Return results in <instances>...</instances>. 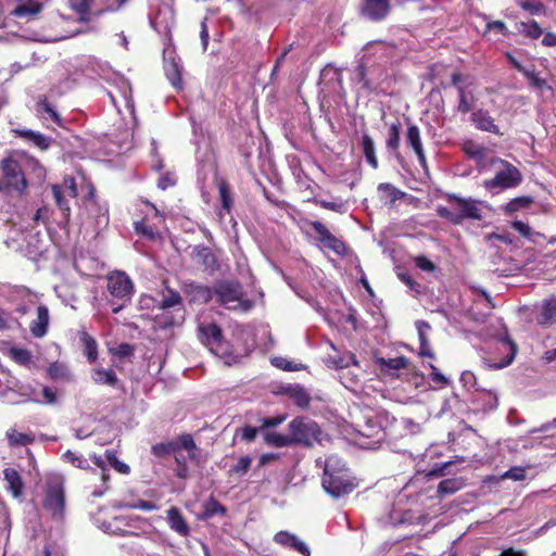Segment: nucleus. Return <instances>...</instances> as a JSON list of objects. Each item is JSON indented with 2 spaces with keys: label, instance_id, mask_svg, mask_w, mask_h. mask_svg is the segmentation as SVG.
<instances>
[{
  "label": "nucleus",
  "instance_id": "nucleus-20",
  "mask_svg": "<svg viewBox=\"0 0 556 556\" xmlns=\"http://www.w3.org/2000/svg\"><path fill=\"white\" fill-rule=\"evenodd\" d=\"M378 197L382 204L392 207L395 202L405 198L406 193L392 184L381 182L377 187Z\"/></svg>",
  "mask_w": 556,
  "mask_h": 556
},
{
  "label": "nucleus",
  "instance_id": "nucleus-7",
  "mask_svg": "<svg viewBox=\"0 0 556 556\" xmlns=\"http://www.w3.org/2000/svg\"><path fill=\"white\" fill-rule=\"evenodd\" d=\"M305 224L313 229L315 239L320 244H323L324 248L328 249L340 257L348 255L349 245L345 243V241L332 235L324 223L319 220H306Z\"/></svg>",
  "mask_w": 556,
  "mask_h": 556
},
{
  "label": "nucleus",
  "instance_id": "nucleus-37",
  "mask_svg": "<svg viewBox=\"0 0 556 556\" xmlns=\"http://www.w3.org/2000/svg\"><path fill=\"white\" fill-rule=\"evenodd\" d=\"M10 358L18 365L28 366L33 355L28 349L13 346L9 350Z\"/></svg>",
  "mask_w": 556,
  "mask_h": 556
},
{
  "label": "nucleus",
  "instance_id": "nucleus-33",
  "mask_svg": "<svg viewBox=\"0 0 556 556\" xmlns=\"http://www.w3.org/2000/svg\"><path fill=\"white\" fill-rule=\"evenodd\" d=\"M80 342L84 346V355L87 361L92 364L98 359V343L93 337L84 331L80 333Z\"/></svg>",
  "mask_w": 556,
  "mask_h": 556
},
{
  "label": "nucleus",
  "instance_id": "nucleus-3",
  "mask_svg": "<svg viewBox=\"0 0 556 556\" xmlns=\"http://www.w3.org/2000/svg\"><path fill=\"white\" fill-rule=\"evenodd\" d=\"M65 486L61 476H50L46 480L42 498L43 509L54 520H63L65 516Z\"/></svg>",
  "mask_w": 556,
  "mask_h": 556
},
{
  "label": "nucleus",
  "instance_id": "nucleus-31",
  "mask_svg": "<svg viewBox=\"0 0 556 556\" xmlns=\"http://www.w3.org/2000/svg\"><path fill=\"white\" fill-rule=\"evenodd\" d=\"M226 514V506H224L219 501H217L213 495H211L207 498V501H205L202 505V513L200 518L202 520H207L216 515L225 516Z\"/></svg>",
  "mask_w": 556,
  "mask_h": 556
},
{
  "label": "nucleus",
  "instance_id": "nucleus-29",
  "mask_svg": "<svg viewBox=\"0 0 556 556\" xmlns=\"http://www.w3.org/2000/svg\"><path fill=\"white\" fill-rule=\"evenodd\" d=\"M134 229L137 235L148 240L154 241L161 238L159 228L155 225L150 224V219L148 216H144L140 220L135 222Z\"/></svg>",
  "mask_w": 556,
  "mask_h": 556
},
{
  "label": "nucleus",
  "instance_id": "nucleus-25",
  "mask_svg": "<svg viewBox=\"0 0 556 556\" xmlns=\"http://www.w3.org/2000/svg\"><path fill=\"white\" fill-rule=\"evenodd\" d=\"M359 146L368 165L371 168L377 169L379 167V162L376 155L375 141L367 131L363 132Z\"/></svg>",
  "mask_w": 556,
  "mask_h": 556
},
{
  "label": "nucleus",
  "instance_id": "nucleus-13",
  "mask_svg": "<svg viewBox=\"0 0 556 556\" xmlns=\"http://www.w3.org/2000/svg\"><path fill=\"white\" fill-rule=\"evenodd\" d=\"M164 73L173 87H182V65L175 51H164Z\"/></svg>",
  "mask_w": 556,
  "mask_h": 556
},
{
  "label": "nucleus",
  "instance_id": "nucleus-36",
  "mask_svg": "<svg viewBox=\"0 0 556 556\" xmlns=\"http://www.w3.org/2000/svg\"><path fill=\"white\" fill-rule=\"evenodd\" d=\"M179 451V444L176 441L160 442L151 447V453L155 457H165Z\"/></svg>",
  "mask_w": 556,
  "mask_h": 556
},
{
  "label": "nucleus",
  "instance_id": "nucleus-18",
  "mask_svg": "<svg viewBox=\"0 0 556 556\" xmlns=\"http://www.w3.org/2000/svg\"><path fill=\"white\" fill-rule=\"evenodd\" d=\"M50 323L49 309L46 305H39L36 309V318L31 320L29 330L33 337L43 338L48 333Z\"/></svg>",
  "mask_w": 556,
  "mask_h": 556
},
{
  "label": "nucleus",
  "instance_id": "nucleus-42",
  "mask_svg": "<svg viewBox=\"0 0 556 556\" xmlns=\"http://www.w3.org/2000/svg\"><path fill=\"white\" fill-rule=\"evenodd\" d=\"M266 442L276 447H285L289 445H293L291 434H281L278 432H269L265 438Z\"/></svg>",
  "mask_w": 556,
  "mask_h": 556
},
{
  "label": "nucleus",
  "instance_id": "nucleus-54",
  "mask_svg": "<svg viewBox=\"0 0 556 556\" xmlns=\"http://www.w3.org/2000/svg\"><path fill=\"white\" fill-rule=\"evenodd\" d=\"M177 182V178L174 173L166 172L161 175V177L157 180V187L162 190H166L170 187H174Z\"/></svg>",
  "mask_w": 556,
  "mask_h": 556
},
{
  "label": "nucleus",
  "instance_id": "nucleus-23",
  "mask_svg": "<svg viewBox=\"0 0 556 556\" xmlns=\"http://www.w3.org/2000/svg\"><path fill=\"white\" fill-rule=\"evenodd\" d=\"M13 132L16 137L31 142L35 147L42 151L48 150L53 142L52 138L47 137L40 132H36L31 129H14Z\"/></svg>",
  "mask_w": 556,
  "mask_h": 556
},
{
  "label": "nucleus",
  "instance_id": "nucleus-40",
  "mask_svg": "<svg viewBox=\"0 0 556 556\" xmlns=\"http://www.w3.org/2000/svg\"><path fill=\"white\" fill-rule=\"evenodd\" d=\"M47 372L52 380L70 379L68 369L66 368L65 365L59 362L51 363L47 368Z\"/></svg>",
  "mask_w": 556,
  "mask_h": 556
},
{
  "label": "nucleus",
  "instance_id": "nucleus-6",
  "mask_svg": "<svg viewBox=\"0 0 556 556\" xmlns=\"http://www.w3.org/2000/svg\"><path fill=\"white\" fill-rule=\"evenodd\" d=\"M293 444L312 446L318 440L321 431L318 424L308 417H296L289 424Z\"/></svg>",
  "mask_w": 556,
  "mask_h": 556
},
{
  "label": "nucleus",
  "instance_id": "nucleus-50",
  "mask_svg": "<svg viewBox=\"0 0 556 556\" xmlns=\"http://www.w3.org/2000/svg\"><path fill=\"white\" fill-rule=\"evenodd\" d=\"M110 353L119 358H128L134 355L135 345L124 342L118 344L115 349H110Z\"/></svg>",
  "mask_w": 556,
  "mask_h": 556
},
{
  "label": "nucleus",
  "instance_id": "nucleus-14",
  "mask_svg": "<svg viewBox=\"0 0 556 556\" xmlns=\"http://www.w3.org/2000/svg\"><path fill=\"white\" fill-rule=\"evenodd\" d=\"M191 256L206 273L213 274L220 268L217 256L210 247L203 244L193 247Z\"/></svg>",
  "mask_w": 556,
  "mask_h": 556
},
{
  "label": "nucleus",
  "instance_id": "nucleus-45",
  "mask_svg": "<svg viewBox=\"0 0 556 556\" xmlns=\"http://www.w3.org/2000/svg\"><path fill=\"white\" fill-rule=\"evenodd\" d=\"M177 442L179 444V450H186L189 453V458L194 459V451L197 450V444L193 440V437L190 433H184L179 435Z\"/></svg>",
  "mask_w": 556,
  "mask_h": 556
},
{
  "label": "nucleus",
  "instance_id": "nucleus-55",
  "mask_svg": "<svg viewBox=\"0 0 556 556\" xmlns=\"http://www.w3.org/2000/svg\"><path fill=\"white\" fill-rule=\"evenodd\" d=\"M106 458L109 463L121 473H128L129 472V466L119 462L112 451H106Z\"/></svg>",
  "mask_w": 556,
  "mask_h": 556
},
{
  "label": "nucleus",
  "instance_id": "nucleus-63",
  "mask_svg": "<svg viewBox=\"0 0 556 556\" xmlns=\"http://www.w3.org/2000/svg\"><path fill=\"white\" fill-rule=\"evenodd\" d=\"M128 507L134 509H141L144 511H152L157 508V505L151 501L138 500L134 504L128 505Z\"/></svg>",
  "mask_w": 556,
  "mask_h": 556
},
{
  "label": "nucleus",
  "instance_id": "nucleus-30",
  "mask_svg": "<svg viewBox=\"0 0 556 556\" xmlns=\"http://www.w3.org/2000/svg\"><path fill=\"white\" fill-rule=\"evenodd\" d=\"M401 146V123L400 121H395L394 123H391L388 127V135L386 139V148L387 150L397 155L400 151Z\"/></svg>",
  "mask_w": 556,
  "mask_h": 556
},
{
  "label": "nucleus",
  "instance_id": "nucleus-59",
  "mask_svg": "<svg viewBox=\"0 0 556 556\" xmlns=\"http://www.w3.org/2000/svg\"><path fill=\"white\" fill-rule=\"evenodd\" d=\"M503 478L521 481L526 478V471L522 467H513L503 475Z\"/></svg>",
  "mask_w": 556,
  "mask_h": 556
},
{
  "label": "nucleus",
  "instance_id": "nucleus-12",
  "mask_svg": "<svg viewBox=\"0 0 556 556\" xmlns=\"http://www.w3.org/2000/svg\"><path fill=\"white\" fill-rule=\"evenodd\" d=\"M214 294L220 305L230 307L229 305L239 302L242 298L241 287L233 281H219L214 286Z\"/></svg>",
  "mask_w": 556,
  "mask_h": 556
},
{
  "label": "nucleus",
  "instance_id": "nucleus-1",
  "mask_svg": "<svg viewBox=\"0 0 556 556\" xmlns=\"http://www.w3.org/2000/svg\"><path fill=\"white\" fill-rule=\"evenodd\" d=\"M480 336L490 341L491 355L484 358L485 365L491 369H502L509 366L518 352V345L508 334L507 327L502 319L490 324L481 330Z\"/></svg>",
  "mask_w": 556,
  "mask_h": 556
},
{
  "label": "nucleus",
  "instance_id": "nucleus-48",
  "mask_svg": "<svg viewBox=\"0 0 556 556\" xmlns=\"http://www.w3.org/2000/svg\"><path fill=\"white\" fill-rule=\"evenodd\" d=\"M251 464H252L251 456H242L238 459L237 464H235L230 468L229 472L238 475V476H243L249 471Z\"/></svg>",
  "mask_w": 556,
  "mask_h": 556
},
{
  "label": "nucleus",
  "instance_id": "nucleus-17",
  "mask_svg": "<svg viewBox=\"0 0 556 556\" xmlns=\"http://www.w3.org/2000/svg\"><path fill=\"white\" fill-rule=\"evenodd\" d=\"M184 292L190 298L192 303H208L214 295V287L200 285L195 281L186 282L184 286Z\"/></svg>",
  "mask_w": 556,
  "mask_h": 556
},
{
  "label": "nucleus",
  "instance_id": "nucleus-34",
  "mask_svg": "<svg viewBox=\"0 0 556 556\" xmlns=\"http://www.w3.org/2000/svg\"><path fill=\"white\" fill-rule=\"evenodd\" d=\"M517 31L530 39H538L542 36L543 30L534 20H529L527 22H518L516 24Z\"/></svg>",
  "mask_w": 556,
  "mask_h": 556
},
{
  "label": "nucleus",
  "instance_id": "nucleus-52",
  "mask_svg": "<svg viewBox=\"0 0 556 556\" xmlns=\"http://www.w3.org/2000/svg\"><path fill=\"white\" fill-rule=\"evenodd\" d=\"M296 535L288 531H279L275 534L274 541L281 545L291 548Z\"/></svg>",
  "mask_w": 556,
  "mask_h": 556
},
{
  "label": "nucleus",
  "instance_id": "nucleus-60",
  "mask_svg": "<svg viewBox=\"0 0 556 556\" xmlns=\"http://www.w3.org/2000/svg\"><path fill=\"white\" fill-rule=\"evenodd\" d=\"M459 382L466 390H470L476 387V376L471 371H464L460 375Z\"/></svg>",
  "mask_w": 556,
  "mask_h": 556
},
{
  "label": "nucleus",
  "instance_id": "nucleus-62",
  "mask_svg": "<svg viewBox=\"0 0 556 556\" xmlns=\"http://www.w3.org/2000/svg\"><path fill=\"white\" fill-rule=\"evenodd\" d=\"M71 7L78 14H87L90 11V0H70Z\"/></svg>",
  "mask_w": 556,
  "mask_h": 556
},
{
  "label": "nucleus",
  "instance_id": "nucleus-32",
  "mask_svg": "<svg viewBox=\"0 0 556 556\" xmlns=\"http://www.w3.org/2000/svg\"><path fill=\"white\" fill-rule=\"evenodd\" d=\"M408 358L405 356H397L394 358L377 357L376 364H378L383 372L393 375L392 370H399L408 366Z\"/></svg>",
  "mask_w": 556,
  "mask_h": 556
},
{
  "label": "nucleus",
  "instance_id": "nucleus-24",
  "mask_svg": "<svg viewBox=\"0 0 556 556\" xmlns=\"http://www.w3.org/2000/svg\"><path fill=\"white\" fill-rule=\"evenodd\" d=\"M536 323L541 326H552L556 324V298L543 301L540 313L536 316Z\"/></svg>",
  "mask_w": 556,
  "mask_h": 556
},
{
  "label": "nucleus",
  "instance_id": "nucleus-16",
  "mask_svg": "<svg viewBox=\"0 0 556 556\" xmlns=\"http://www.w3.org/2000/svg\"><path fill=\"white\" fill-rule=\"evenodd\" d=\"M198 331L201 342L211 346V350H213L214 346L220 348L224 345L223 331L217 324H202L199 326Z\"/></svg>",
  "mask_w": 556,
  "mask_h": 556
},
{
  "label": "nucleus",
  "instance_id": "nucleus-51",
  "mask_svg": "<svg viewBox=\"0 0 556 556\" xmlns=\"http://www.w3.org/2000/svg\"><path fill=\"white\" fill-rule=\"evenodd\" d=\"M180 303H181L180 294L173 289H168V295L162 300V302L160 304V308L166 309V308L176 306Z\"/></svg>",
  "mask_w": 556,
  "mask_h": 556
},
{
  "label": "nucleus",
  "instance_id": "nucleus-15",
  "mask_svg": "<svg viewBox=\"0 0 556 556\" xmlns=\"http://www.w3.org/2000/svg\"><path fill=\"white\" fill-rule=\"evenodd\" d=\"M405 143L408 149L414 152L418 162L421 165L426 164V153L424 150V144L421 140V132L419 127L412 123H407L406 132H405Z\"/></svg>",
  "mask_w": 556,
  "mask_h": 556
},
{
  "label": "nucleus",
  "instance_id": "nucleus-58",
  "mask_svg": "<svg viewBox=\"0 0 556 556\" xmlns=\"http://www.w3.org/2000/svg\"><path fill=\"white\" fill-rule=\"evenodd\" d=\"M491 30H495L497 34H501L503 36L509 35V31H508L505 23L502 21L486 22L485 31H491Z\"/></svg>",
  "mask_w": 556,
  "mask_h": 556
},
{
  "label": "nucleus",
  "instance_id": "nucleus-19",
  "mask_svg": "<svg viewBox=\"0 0 556 556\" xmlns=\"http://www.w3.org/2000/svg\"><path fill=\"white\" fill-rule=\"evenodd\" d=\"M215 184L218 188V194L220 200L219 216L223 217L225 214H230L233 207V197L231 192L230 184L222 177L215 178Z\"/></svg>",
  "mask_w": 556,
  "mask_h": 556
},
{
  "label": "nucleus",
  "instance_id": "nucleus-56",
  "mask_svg": "<svg viewBox=\"0 0 556 556\" xmlns=\"http://www.w3.org/2000/svg\"><path fill=\"white\" fill-rule=\"evenodd\" d=\"M415 265L424 270V271H428V273H431V271H434L435 269V265L432 261H430L427 256L425 255H419V256H416L415 257Z\"/></svg>",
  "mask_w": 556,
  "mask_h": 556
},
{
  "label": "nucleus",
  "instance_id": "nucleus-43",
  "mask_svg": "<svg viewBox=\"0 0 556 556\" xmlns=\"http://www.w3.org/2000/svg\"><path fill=\"white\" fill-rule=\"evenodd\" d=\"M355 76L357 83L362 84V87L366 91H374L375 87L372 81L367 76V68L364 63H359L355 68Z\"/></svg>",
  "mask_w": 556,
  "mask_h": 556
},
{
  "label": "nucleus",
  "instance_id": "nucleus-26",
  "mask_svg": "<svg viewBox=\"0 0 556 556\" xmlns=\"http://www.w3.org/2000/svg\"><path fill=\"white\" fill-rule=\"evenodd\" d=\"M91 379L96 384L109 386L115 388L118 384L116 372L109 368L97 367L91 370Z\"/></svg>",
  "mask_w": 556,
  "mask_h": 556
},
{
  "label": "nucleus",
  "instance_id": "nucleus-2",
  "mask_svg": "<svg viewBox=\"0 0 556 556\" xmlns=\"http://www.w3.org/2000/svg\"><path fill=\"white\" fill-rule=\"evenodd\" d=\"M321 485L334 498L349 494L356 488L350 469L342 458L337 455L327 457L321 477Z\"/></svg>",
  "mask_w": 556,
  "mask_h": 556
},
{
  "label": "nucleus",
  "instance_id": "nucleus-28",
  "mask_svg": "<svg viewBox=\"0 0 556 556\" xmlns=\"http://www.w3.org/2000/svg\"><path fill=\"white\" fill-rule=\"evenodd\" d=\"M51 192L56 206L61 211L63 222L65 225H67L71 219V206L68 197L65 193H63V190L61 189V187H59V185H52Z\"/></svg>",
  "mask_w": 556,
  "mask_h": 556
},
{
  "label": "nucleus",
  "instance_id": "nucleus-5",
  "mask_svg": "<svg viewBox=\"0 0 556 556\" xmlns=\"http://www.w3.org/2000/svg\"><path fill=\"white\" fill-rule=\"evenodd\" d=\"M106 289L115 299L109 301L112 313L117 314L130 302L134 283L125 271L115 270L106 276Z\"/></svg>",
  "mask_w": 556,
  "mask_h": 556
},
{
  "label": "nucleus",
  "instance_id": "nucleus-35",
  "mask_svg": "<svg viewBox=\"0 0 556 556\" xmlns=\"http://www.w3.org/2000/svg\"><path fill=\"white\" fill-rule=\"evenodd\" d=\"M36 111L38 114H48L49 117L60 127H63V118L61 115L54 110L51 103L48 101L46 97L39 99L36 104Z\"/></svg>",
  "mask_w": 556,
  "mask_h": 556
},
{
  "label": "nucleus",
  "instance_id": "nucleus-41",
  "mask_svg": "<svg viewBox=\"0 0 556 556\" xmlns=\"http://www.w3.org/2000/svg\"><path fill=\"white\" fill-rule=\"evenodd\" d=\"M8 440L11 445L26 446L31 444L35 441V438L29 433L12 430L11 432H8Z\"/></svg>",
  "mask_w": 556,
  "mask_h": 556
},
{
  "label": "nucleus",
  "instance_id": "nucleus-49",
  "mask_svg": "<svg viewBox=\"0 0 556 556\" xmlns=\"http://www.w3.org/2000/svg\"><path fill=\"white\" fill-rule=\"evenodd\" d=\"M424 326L426 328H429L428 324H426L424 321H418L417 323L418 336H419V341H420L419 354H420V356H429V357H431L432 354L430 353V350H429V346H428V340H427L425 331L422 330Z\"/></svg>",
  "mask_w": 556,
  "mask_h": 556
},
{
  "label": "nucleus",
  "instance_id": "nucleus-27",
  "mask_svg": "<svg viewBox=\"0 0 556 556\" xmlns=\"http://www.w3.org/2000/svg\"><path fill=\"white\" fill-rule=\"evenodd\" d=\"M470 119L478 129L498 134V127L494 124L493 118L486 111L478 110L472 112Z\"/></svg>",
  "mask_w": 556,
  "mask_h": 556
},
{
  "label": "nucleus",
  "instance_id": "nucleus-57",
  "mask_svg": "<svg viewBox=\"0 0 556 556\" xmlns=\"http://www.w3.org/2000/svg\"><path fill=\"white\" fill-rule=\"evenodd\" d=\"M523 75L528 78L530 85L535 88L541 89L547 86L546 80L539 77L533 70H527Z\"/></svg>",
  "mask_w": 556,
  "mask_h": 556
},
{
  "label": "nucleus",
  "instance_id": "nucleus-61",
  "mask_svg": "<svg viewBox=\"0 0 556 556\" xmlns=\"http://www.w3.org/2000/svg\"><path fill=\"white\" fill-rule=\"evenodd\" d=\"M333 365L334 368H346L350 364L357 365V361L353 354H350L348 357H340L338 359L329 361Z\"/></svg>",
  "mask_w": 556,
  "mask_h": 556
},
{
  "label": "nucleus",
  "instance_id": "nucleus-11",
  "mask_svg": "<svg viewBox=\"0 0 556 556\" xmlns=\"http://www.w3.org/2000/svg\"><path fill=\"white\" fill-rule=\"evenodd\" d=\"M481 218V207L477 201L458 198L454 194V224L465 219L480 220Z\"/></svg>",
  "mask_w": 556,
  "mask_h": 556
},
{
  "label": "nucleus",
  "instance_id": "nucleus-38",
  "mask_svg": "<svg viewBox=\"0 0 556 556\" xmlns=\"http://www.w3.org/2000/svg\"><path fill=\"white\" fill-rule=\"evenodd\" d=\"M41 10H42V4L40 2L34 1V0H28L27 2L17 5L14 9L13 13L17 17H23V16H27V15H35V14L39 13Z\"/></svg>",
  "mask_w": 556,
  "mask_h": 556
},
{
  "label": "nucleus",
  "instance_id": "nucleus-22",
  "mask_svg": "<svg viewBox=\"0 0 556 556\" xmlns=\"http://www.w3.org/2000/svg\"><path fill=\"white\" fill-rule=\"evenodd\" d=\"M3 479L7 482V490L11 492L13 497L17 498L23 495L25 484L21 473L15 468H5L3 470Z\"/></svg>",
  "mask_w": 556,
  "mask_h": 556
},
{
  "label": "nucleus",
  "instance_id": "nucleus-46",
  "mask_svg": "<svg viewBox=\"0 0 556 556\" xmlns=\"http://www.w3.org/2000/svg\"><path fill=\"white\" fill-rule=\"evenodd\" d=\"M463 149L464 152L473 160L481 161L485 156V149L475 142H465Z\"/></svg>",
  "mask_w": 556,
  "mask_h": 556
},
{
  "label": "nucleus",
  "instance_id": "nucleus-8",
  "mask_svg": "<svg viewBox=\"0 0 556 556\" xmlns=\"http://www.w3.org/2000/svg\"><path fill=\"white\" fill-rule=\"evenodd\" d=\"M454 86L458 88L459 103L458 111L462 113L470 112L475 109L477 98L478 84L471 76H462L454 74Z\"/></svg>",
  "mask_w": 556,
  "mask_h": 556
},
{
  "label": "nucleus",
  "instance_id": "nucleus-10",
  "mask_svg": "<svg viewBox=\"0 0 556 556\" xmlns=\"http://www.w3.org/2000/svg\"><path fill=\"white\" fill-rule=\"evenodd\" d=\"M392 1L393 0H363L359 7V14L372 23L382 22L392 11Z\"/></svg>",
  "mask_w": 556,
  "mask_h": 556
},
{
  "label": "nucleus",
  "instance_id": "nucleus-4",
  "mask_svg": "<svg viewBox=\"0 0 556 556\" xmlns=\"http://www.w3.org/2000/svg\"><path fill=\"white\" fill-rule=\"evenodd\" d=\"M0 192L16 193L23 197L28 188V181L17 160L9 156L0 161Z\"/></svg>",
  "mask_w": 556,
  "mask_h": 556
},
{
  "label": "nucleus",
  "instance_id": "nucleus-39",
  "mask_svg": "<svg viewBox=\"0 0 556 556\" xmlns=\"http://www.w3.org/2000/svg\"><path fill=\"white\" fill-rule=\"evenodd\" d=\"M470 292L472 295L476 296L475 304L477 306L480 305L481 307L485 308L488 312H491L494 308L495 305L492 301V298L484 289L471 288Z\"/></svg>",
  "mask_w": 556,
  "mask_h": 556
},
{
  "label": "nucleus",
  "instance_id": "nucleus-53",
  "mask_svg": "<svg viewBox=\"0 0 556 556\" xmlns=\"http://www.w3.org/2000/svg\"><path fill=\"white\" fill-rule=\"evenodd\" d=\"M291 397L294 400L295 404L301 407L308 406L309 402H311V396L302 388H298V389L293 390V392L291 393Z\"/></svg>",
  "mask_w": 556,
  "mask_h": 556
},
{
  "label": "nucleus",
  "instance_id": "nucleus-47",
  "mask_svg": "<svg viewBox=\"0 0 556 556\" xmlns=\"http://www.w3.org/2000/svg\"><path fill=\"white\" fill-rule=\"evenodd\" d=\"M63 458H65L68 463H71L74 467L88 470L90 469L89 463L81 455H77L75 452L66 451L63 454Z\"/></svg>",
  "mask_w": 556,
  "mask_h": 556
},
{
  "label": "nucleus",
  "instance_id": "nucleus-64",
  "mask_svg": "<svg viewBox=\"0 0 556 556\" xmlns=\"http://www.w3.org/2000/svg\"><path fill=\"white\" fill-rule=\"evenodd\" d=\"M271 364L279 368V369H282V370H286V371H293V370H296L298 367L293 366L292 363L283 357H275L273 361H271Z\"/></svg>",
  "mask_w": 556,
  "mask_h": 556
},
{
  "label": "nucleus",
  "instance_id": "nucleus-44",
  "mask_svg": "<svg viewBox=\"0 0 556 556\" xmlns=\"http://www.w3.org/2000/svg\"><path fill=\"white\" fill-rule=\"evenodd\" d=\"M70 199H75L78 195V188L76 180L73 176H65L62 184H58Z\"/></svg>",
  "mask_w": 556,
  "mask_h": 556
},
{
  "label": "nucleus",
  "instance_id": "nucleus-9",
  "mask_svg": "<svg viewBox=\"0 0 556 556\" xmlns=\"http://www.w3.org/2000/svg\"><path fill=\"white\" fill-rule=\"evenodd\" d=\"M500 162L503 168L491 180L485 181V186L502 189L517 187L522 180L520 170L506 161L501 160Z\"/></svg>",
  "mask_w": 556,
  "mask_h": 556
},
{
  "label": "nucleus",
  "instance_id": "nucleus-21",
  "mask_svg": "<svg viewBox=\"0 0 556 556\" xmlns=\"http://www.w3.org/2000/svg\"><path fill=\"white\" fill-rule=\"evenodd\" d=\"M167 523L172 530L181 536H187L190 533V527L186 521L179 508L173 506L166 511Z\"/></svg>",
  "mask_w": 556,
  "mask_h": 556
}]
</instances>
